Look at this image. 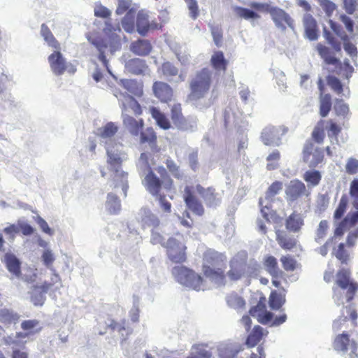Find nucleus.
Returning a JSON list of instances; mask_svg holds the SVG:
<instances>
[{"label":"nucleus","mask_w":358,"mask_h":358,"mask_svg":"<svg viewBox=\"0 0 358 358\" xmlns=\"http://www.w3.org/2000/svg\"><path fill=\"white\" fill-rule=\"evenodd\" d=\"M250 6L255 10L236 6L234 7V11L238 17L245 20L259 19L261 16L257 12L269 13L279 29L285 30L287 27H293L292 19L284 10L278 7L272 6L268 3L258 1L251 2Z\"/></svg>","instance_id":"1"},{"label":"nucleus","mask_w":358,"mask_h":358,"mask_svg":"<svg viewBox=\"0 0 358 358\" xmlns=\"http://www.w3.org/2000/svg\"><path fill=\"white\" fill-rule=\"evenodd\" d=\"M340 290L343 291L347 302L352 301L358 292V282L352 278L351 271L348 268H341L336 274L332 291L333 298L336 301L341 299Z\"/></svg>","instance_id":"2"},{"label":"nucleus","mask_w":358,"mask_h":358,"mask_svg":"<svg viewBox=\"0 0 358 358\" xmlns=\"http://www.w3.org/2000/svg\"><path fill=\"white\" fill-rule=\"evenodd\" d=\"M150 241L153 245L160 244L166 249L169 260L175 264H182L187 260V247L175 237H170L166 241L159 231H153Z\"/></svg>","instance_id":"3"},{"label":"nucleus","mask_w":358,"mask_h":358,"mask_svg":"<svg viewBox=\"0 0 358 358\" xmlns=\"http://www.w3.org/2000/svg\"><path fill=\"white\" fill-rule=\"evenodd\" d=\"M212 71L207 67L197 71L189 80L188 99L199 101L210 92L212 85Z\"/></svg>","instance_id":"4"},{"label":"nucleus","mask_w":358,"mask_h":358,"mask_svg":"<svg viewBox=\"0 0 358 358\" xmlns=\"http://www.w3.org/2000/svg\"><path fill=\"white\" fill-rule=\"evenodd\" d=\"M203 275L219 283H224L226 275L224 271L220 267L224 261L222 255L217 252L208 250L203 253Z\"/></svg>","instance_id":"5"},{"label":"nucleus","mask_w":358,"mask_h":358,"mask_svg":"<svg viewBox=\"0 0 358 358\" xmlns=\"http://www.w3.org/2000/svg\"><path fill=\"white\" fill-rule=\"evenodd\" d=\"M159 172L165 176L160 179L152 170L148 171L145 175L142 184L145 189L152 196H156L161 194V191L164 187L166 190H170L173 187V180L169 176L164 167L159 168Z\"/></svg>","instance_id":"6"},{"label":"nucleus","mask_w":358,"mask_h":358,"mask_svg":"<svg viewBox=\"0 0 358 358\" xmlns=\"http://www.w3.org/2000/svg\"><path fill=\"white\" fill-rule=\"evenodd\" d=\"M317 50L320 57L324 60L327 64H332L335 66L334 72L338 75L343 74L346 79H349L354 71L353 67L350 64L348 60H345L342 64L325 45L318 43L316 46Z\"/></svg>","instance_id":"7"},{"label":"nucleus","mask_w":358,"mask_h":358,"mask_svg":"<svg viewBox=\"0 0 358 358\" xmlns=\"http://www.w3.org/2000/svg\"><path fill=\"white\" fill-rule=\"evenodd\" d=\"M172 274L179 283L185 287L197 291L202 287L203 278L187 267L183 266H175L172 269Z\"/></svg>","instance_id":"8"},{"label":"nucleus","mask_w":358,"mask_h":358,"mask_svg":"<svg viewBox=\"0 0 358 358\" xmlns=\"http://www.w3.org/2000/svg\"><path fill=\"white\" fill-rule=\"evenodd\" d=\"M62 279L59 275L54 271L52 274L50 282L45 281L41 285H34V292L31 295V301L36 306H41L45 301V294L48 292H55L59 289L57 284L61 285Z\"/></svg>","instance_id":"9"},{"label":"nucleus","mask_w":358,"mask_h":358,"mask_svg":"<svg viewBox=\"0 0 358 358\" xmlns=\"http://www.w3.org/2000/svg\"><path fill=\"white\" fill-rule=\"evenodd\" d=\"M333 346L335 350L348 354L349 358L358 357V344L356 341L350 338V335L347 332L338 334L334 338Z\"/></svg>","instance_id":"10"},{"label":"nucleus","mask_w":358,"mask_h":358,"mask_svg":"<svg viewBox=\"0 0 358 358\" xmlns=\"http://www.w3.org/2000/svg\"><path fill=\"white\" fill-rule=\"evenodd\" d=\"M302 159L303 162L308 164L310 168H315L324 161L323 150L315 146L312 141L308 140L303 145Z\"/></svg>","instance_id":"11"},{"label":"nucleus","mask_w":358,"mask_h":358,"mask_svg":"<svg viewBox=\"0 0 358 358\" xmlns=\"http://www.w3.org/2000/svg\"><path fill=\"white\" fill-rule=\"evenodd\" d=\"M288 131V129L284 126L265 127L261 134V139L266 145H279L281 142V136Z\"/></svg>","instance_id":"12"},{"label":"nucleus","mask_w":358,"mask_h":358,"mask_svg":"<svg viewBox=\"0 0 358 358\" xmlns=\"http://www.w3.org/2000/svg\"><path fill=\"white\" fill-rule=\"evenodd\" d=\"M122 123L124 127L134 136H138L144 127V120L142 118L138 120L127 113V108L125 103H122Z\"/></svg>","instance_id":"13"},{"label":"nucleus","mask_w":358,"mask_h":358,"mask_svg":"<svg viewBox=\"0 0 358 358\" xmlns=\"http://www.w3.org/2000/svg\"><path fill=\"white\" fill-rule=\"evenodd\" d=\"M263 264L272 277V284L277 288H281V280L284 279V273L279 268L277 259L271 255L266 256Z\"/></svg>","instance_id":"14"},{"label":"nucleus","mask_w":358,"mask_h":358,"mask_svg":"<svg viewBox=\"0 0 358 358\" xmlns=\"http://www.w3.org/2000/svg\"><path fill=\"white\" fill-rule=\"evenodd\" d=\"M308 192L305 184L298 179L292 180L285 188V198L287 202H294L303 196H308Z\"/></svg>","instance_id":"15"},{"label":"nucleus","mask_w":358,"mask_h":358,"mask_svg":"<svg viewBox=\"0 0 358 358\" xmlns=\"http://www.w3.org/2000/svg\"><path fill=\"white\" fill-rule=\"evenodd\" d=\"M107 153V164L110 166V169L114 172L115 178L121 180L127 179L128 173L122 170V164L123 159L121 154L119 152H115L109 150H106Z\"/></svg>","instance_id":"16"},{"label":"nucleus","mask_w":358,"mask_h":358,"mask_svg":"<svg viewBox=\"0 0 358 358\" xmlns=\"http://www.w3.org/2000/svg\"><path fill=\"white\" fill-rule=\"evenodd\" d=\"M350 195L352 199V203L353 207L357 210L353 213L348 214L343 218L344 222H346L349 228H352L358 223V179H354L350 185Z\"/></svg>","instance_id":"17"},{"label":"nucleus","mask_w":358,"mask_h":358,"mask_svg":"<svg viewBox=\"0 0 358 358\" xmlns=\"http://www.w3.org/2000/svg\"><path fill=\"white\" fill-rule=\"evenodd\" d=\"M183 199L187 207L195 215L202 216L204 208L201 201L194 195V187L186 186L184 189Z\"/></svg>","instance_id":"18"},{"label":"nucleus","mask_w":358,"mask_h":358,"mask_svg":"<svg viewBox=\"0 0 358 358\" xmlns=\"http://www.w3.org/2000/svg\"><path fill=\"white\" fill-rule=\"evenodd\" d=\"M250 315L256 317L259 322L267 324L272 321L273 314L266 310V300L263 297L259 299L257 304L250 309Z\"/></svg>","instance_id":"19"},{"label":"nucleus","mask_w":358,"mask_h":358,"mask_svg":"<svg viewBox=\"0 0 358 358\" xmlns=\"http://www.w3.org/2000/svg\"><path fill=\"white\" fill-rule=\"evenodd\" d=\"M108 329H110L113 331H117L122 336H124V332H125L126 337L130 335L132 332V330L128 327L127 320L125 319L122 320L120 322L110 320L108 324L106 322L104 324L99 322L98 327V333L100 335H103L106 334Z\"/></svg>","instance_id":"20"},{"label":"nucleus","mask_w":358,"mask_h":358,"mask_svg":"<svg viewBox=\"0 0 358 358\" xmlns=\"http://www.w3.org/2000/svg\"><path fill=\"white\" fill-rule=\"evenodd\" d=\"M154 96L162 103H169L173 100V90L166 83L155 81L152 87Z\"/></svg>","instance_id":"21"},{"label":"nucleus","mask_w":358,"mask_h":358,"mask_svg":"<svg viewBox=\"0 0 358 358\" xmlns=\"http://www.w3.org/2000/svg\"><path fill=\"white\" fill-rule=\"evenodd\" d=\"M196 190L203 198L207 207L215 208L220 203L221 199L219 197L214 187H209L204 188L203 186L198 184L196 185Z\"/></svg>","instance_id":"22"},{"label":"nucleus","mask_w":358,"mask_h":358,"mask_svg":"<svg viewBox=\"0 0 358 358\" xmlns=\"http://www.w3.org/2000/svg\"><path fill=\"white\" fill-rule=\"evenodd\" d=\"M140 223L143 229L151 228V237L153 231H158L160 225L159 217L155 215L149 208H143L140 211Z\"/></svg>","instance_id":"23"},{"label":"nucleus","mask_w":358,"mask_h":358,"mask_svg":"<svg viewBox=\"0 0 358 358\" xmlns=\"http://www.w3.org/2000/svg\"><path fill=\"white\" fill-rule=\"evenodd\" d=\"M170 117L174 127L178 129L184 131L189 128V122L182 114L180 103H174L171 106Z\"/></svg>","instance_id":"24"},{"label":"nucleus","mask_w":358,"mask_h":358,"mask_svg":"<svg viewBox=\"0 0 358 358\" xmlns=\"http://www.w3.org/2000/svg\"><path fill=\"white\" fill-rule=\"evenodd\" d=\"M48 62L52 71L57 76L62 75L66 70V62L59 50H55L49 55Z\"/></svg>","instance_id":"25"},{"label":"nucleus","mask_w":358,"mask_h":358,"mask_svg":"<svg viewBox=\"0 0 358 358\" xmlns=\"http://www.w3.org/2000/svg\"><path fill=\"white\" fill-rule=\"evenodd\" d=\"M139 143L141 145H148L152 152H159L160 148L157 145V136L152 127H147L142 129L139 135Z\"/></svg>","instance_id":"26"},{"label":"nucleus","mask_w":358,"mask_h":358,"mask_svg":"<svg viewBox=\"0 0 358 358\" xmlns=\"http://www.w3.org/2000/svg\"><path fill=\"white\" fill-rule=\"evenodd\" d=\"M20 315L13 310L4 308L0 309V335L5 333L4 327L8 328L12 324H16Z\"/></svg>","instance_id":"27"},{"label":"nucleus","mask_w":358,"mask_h":358,"mask_svg":"<svg viewBox=\"0 0 358 358\" xmlns=\"http://www.w3.org/2000/svg\"><path fill=\"white\" fill-rule=\"evenodd\" d=\"M303 24L305 36L310 41H316L319 36V29L315 19L310 14H306Z\"/></svg>","instance_id":"28"},{"label":"nucleus","mask_w":358,"mask_h":358,"mask_svg":"<svg viewBox=\"0 0 358 358\" xmlns=\"http://www.w3.org/2000/svg\"><path fill=\"white\" fill-rule=\"evenodd\" d=\"M230 269L227 275L231 281H237L243 278L245 273V264L237 259H231L229 262Z\"/></svg>","instance_id":"29"},{"label":"nucleus","mask_w":358,"mask_h":358,"mask_svg":"<svg viewBox=\"0 0 358 358\" xmlns=\"http://www.w3.org/2000/svg\"><path fill=\"white\" fill-rule=\"evenodd\" d=\"M118 84L128 92L136 96H141L143 94V85L141 81L135 79H121Z\"/></svg>","instance_id":"30"},{"label":"nucleus","mask_w":358,"mask_h":358,"mask_svg":"<svg viewBox=\"0 0 358 358\" xmlns=\"http://www.w3.org/2000/svg\"><path fill=\"white\" fill-rule=\"evenodd\" d=\"M210 65L216 71L225 72L227 69L229 62L225 59L224 53L221 50H216L210 57Z\"/></svg>","instance_id":"31"},{"label":"nucleus","mask_w":358,"mask_h":358,"mask_svg":"<svg viewBox=\"0 0 358 358\" xmlns=\"http://www.w3.org/2000/svg\"><path fill=\"white\" fill-rule=\"evenodd\" d=\"M304 224L303 219L300 213L294 211L286 219V229L292 232H299Z\"/></svg>","instance_id":"32"},{"label":"nucleus","mask_w":358,"mask_h":358,"mask_svg":"<svg viewBox=\"0 0 358 358\" xmlns=\"http://www.w3.org/2000/svg\"><path fill=\"white\" fill-rule=\"evenodd\" d=\"M4 262L10 273L16 277L21 275V263L13 254L6 253L4 256Z\"/></svg>","instance_id":"33"},{"label":"nucleus","mask_w":358,"mask_h":358,"mask_svg":"<svg viewBox=\"0 0 358 358\" xmlns=\"http://www.w3.org/2000/svg\"><path fill=\"white\" fill-rule=\"evenodd\" d=\"M130 50L136 55H148L152 50V45L148 40L138 39L131 43Z\"/></svg>","instance_id":"34"},{"label":"nucleus","mask_w":358,"mask_h":358,"mask_svg":"<svg viewBox=\"0 0 358 358\" xmlns=\"http://www.w3.org/2000/svg\"><path fill=\"white\" fill-rule=\"evenodd\" d=\"M126 68L128 71L135 75L144 74L148 69V65L145 60L139 58L129 59L126 63Z\"/></svg>","instance_id":"35"},{"label":"nucleus","mask_w":358,"mask_h":358,"mask_svg":"<svg viewBox=\"0 0 358 358\" xmlns=\"http://www.w3.org/2000/svg\"><path fill=\"white\" fill-rule=\"evenodd\" d=\"M275 234L276 241L282 249L290 250L296 246V240L294 238L288 236L280 230H277Z\"/></svg>","instance_id":"36"},{"label":"nucleus","mask_w":358,"mask_h":358,"mask_svg":"<svg viewBox=\"0 0 358 358\" xmlns=\"http://www.w3.org/2000/svg\"><path fill=\"white\" fill-rule=\"evenodd\" d=\"M150 113L152 117L155 120L157 124L164 130L171 128V123L164 113L161 112L159 109L155 106L150 108Z\"/></svg>","instance_id":"37"},{"label":"nucleus","mask_w":358,"mask_h":358,"mask_svg":"<svg viewBox=\"0 0 358 358\" xmlns=\"http://www.w3.org/2000/svg\"><path fill=\"white\" fill-rule=\"evenodd\" d=\"M263 336V328L258 325L255 326L252 331L248 334L245 341V345L248 348H254L262 341Z\"/></svg>","instance_id":"38"},{"label":"nucleus","mask_w":358,"mask_h":358,"mask_svg":"<svg viewBox=\"0 0 358 358\" xmlns=\"http://www.w3.org/2000/svg\"><path fill=\"white\" fill-rule=\"evenodd\" d=\"M22 329L29 336L38 334L42 330L40 322L37 320H24L21 323Z\"/></svg>","instance_id":"39"},{"label":"nucleus","mask_w":358,"mask_h":358,"mask_svg":"<svg viewBox=\"0 0 358 358\" xmlns=\"http://www.w3.org/2000/svg\"><path fill=\"white\" fill-rule=\"evenodd\" d=\"M41 34L49 46L55 50H60V44L55 38L49 27L45 24H42L41 27Z\"/></svg>","instance_id":"40"},{"label":"nucleus","mask_w":358,"mask_h":358,"mask_svg":"<svg viewBox=\"0 0 358 358\" xmlns=\"http://www.w3.org/2000/svg\"><path fill=\"white\" fill-rule=\"evenodd\" d=\"M326 121L324 120H319L316 125L315 126L312 134H311V138L312 140L318 143L322 144L323 143L324 138H325V133H324V125H325Z\"/></svg>","instance_id":"41"},{"label":"nucleus","mask_w":358,"mask_h":358,"mask_svg":"<svg viewBox=\"0 0 358 358\" xmlns=\"http://www.w3.org/2000/svg\"><path fill=\"white\" fill-rule=\"evenodd\" d=\"M136 27L137 31L141 35L144 36L148 33L150 29L148 14L143 12H139L138 13L136 18Z\"/></svg>","instance_id":"42"},{"label":"nucleus","mask_w":358,"mask_h":358,"mask_svg":"<svg viewBox=\"0 0 358 358\" xmlns=\"http://www.w3.org/2000/svg\"><path fill=\"white\" fill-rule=\"evenodd\" d=\"M155 152H142L139 157V166L142 171H148L152 170V166L155 165V161L153 155Z\"/></svg>","instance_id":"43"},{"label":"nucleus","mask_w":358,"mask_h":358,"mask_svg":"<svg viewBox=\"0 0 358 358\" xmlns=\"http://www.w3.org/2000/svg\"><path fill=\"white\" fill-rule=\"evenodd\" d=\"M348 203L349 198L348 194H343L341 196L338 205L334 213L333 217L334 221L339 220L344 216L348 207Z\"/></svg>","instance_id":"44"},{"label":"nucleus","mask_w":358,"mask_h":358,"mask_svg":"<svg viewBox=\"0 0 358 358\" xmlns=\"http://www.w3.org/2000/svg\"><path fill=\"white\" fill-rule=\"evenodd\" d=\"M331 108V96L329 94H325L320 96V115L322 117L328 115Z\"/></svg>","instance_id":"45"},{"label":"nucleus","mask_w":358,"mask_h":358,"mask_svg":"<svg viewBox=\"0 0 358 358\" xmlns=\"http://www.w3.org/2000/svg\"><path fill=\"white\" fill-rule=\"evenodd\" d=\"M303 178L309 186L315 187L320 182L322 176L319 171H307L303 173Z\"/></svg>","instance_id":"46"},{"label":"nucleus","mask_w":358,"mask_h":358,"mask_svg":"<svg viewBox=\"0 0 358 358\" xmlns=\"http://www.w3.org/2000/svg\"><path fill=\"white\" fill-rule=\"evenodd\" d=\"M285 302V294H278L276 291H272L270 296L268 303L273 310H279Z\"/></svg>","instance_id":"47"},{"label":"nucleus","mask_w":358,"mask_h":358,"mask_svg":"<svg viewBox=\"0 0 358 358\" xmlns=\"http://www.w3.org/2000/svg\"><path fill=\"white\" fill-rule=\"evenodd\" d=\"M333 254L342 264H348L350 260V253L345 249V243H341L337 248L334 249Z\"/></svg>","instance_id":"48"},{"label":"nucleus","mask_w":358,"mask_h":358,"mask_svg":"<svg viewBox=\"0 0 358 358\" xmlns=\"http://www.w3.org/2000/svg\"><path fill=\"white\" fill-rule=\"evenodd\" d=\"M212 352L202 345L194 347L192 352L187 358H211Z\"/></svg>","instance_id":"49"},{"label":"nucleus","mask_w":358,"mask_h":358,"mask_svg":"<svg viewBox=\"0 0 358 358\" xmlns=\"http://www.w3.org/2000/svg\"><path fill=\"white\" fill-rule=\"evenodd\" d=\"M228 306L234 309L244 308L245 302L244 299L236 293H231L227 296Z\"/></svg>","instance_id":"50"},{"label":"nucleus","mask_w":358,"mask_h":358,"mask_svg":"<svg viewBox=\"0 0 358 358\" xmlns=\"http://www.w3.org/2000/svg\"><path fill=\"white\" fill-rule=\"evenodd\" d=\"M106 205L108 212L113 215L117 214L121 208L119 198L113 194H108Z\"/></svg>","instance_id":"51"},{"label":"nucleus","mask_w":358,"mask_h":358,"mask_svg":"<svg viewBox=\"0 0 358 358\" xmlns=\"http://www.w3.org/2000/svg\"><path fill=\"white\" fill-rule=\"evenodd\" d=\"M161 71L162 75L168 80L178 74V69L169 62H164L162 64Z\"/></svg>","instance_id":"52"},{"label":"nucleus","mask_w":358,"mask_h":358,"mask_svg":"<svg viewBox=\"0 0 358 358\" xmlns=\"http://www.w3.org/2000/svg\"><path fill=\"white\" fill-rule=\"evenodd\" d=\"M241 348L227 345L219 350V357L220 358H236Z\"/></svg>","instance_id":"53"},{"label":"nucleus","mask_w":358,"mask_h":358,"mask_svg":"<svg viewBox=\"0 0 358 358\" xmlns=\"http://www.w3.org/2000/svg\"><path fill=\"white\" fill-rule=\"evenodd\" d=\"M122 26L128 33H131L135 29L134 16L131 10H129L122 20Z\"/></svg>","instance_id":"54"},{"label":"nucleus","mask_w":358,"mask_h":358,"mask_svg":"<svg viewBox=\"0 0 358 358\" xmlns=\"http://www.w3.org/2000/svg\"><path fill=\"white\" fill-rule=\"evenodd\" d=\"M327 83L330 88L337 94L339 95L343 93V85L338 78L334 76H328L327 77Z\"/></svg>","instance_id":"55"},{"label":"nucleus","mask_w":358,"mask_h":358,"mask_svg":"<svg viewBox=\"0 0 358 358\" xmlns=\"http://www.w3.org/2000/svg\"><path fill=\"white\" fill-rule=\"evenodd\" d=\"M118 130V127L114 122H110L100 129V136L102 138H110L113 136Z\"/></svg>","instance_id":"56"},{"label":"nucleus","mask_w":358,"mask_h":358,"mask_svg":"<svg viewBox=\"0 0 358 358\" xmlns=\"http://www.w3.org/2000/svg\"><path fill=\"white\" fill-rule=\"evenodd\" d=\"M126 100V106L127 110L131 109L135 115H140L143 113L142 108L139 103L131 96L129 95L127 96ZM124 103V102H123Z\"/></svg>","instance_id":"57"},{"label":"nucleus","mask_w":358,"mask_h":358,"mask_svg":"<svg viewBox=\"0 0 358 358\" xmlns=\"http://www.w3.org/2000/svg\"><path fill=\"white\" fill-rule=\"evenodd\" d=\"M280 159V153L278 150H275L273 151L271 154L268 155L266 157V161L268 162L266 165V169L268 171H272L278 167V162Z\"/></svg>","instance_id":"58"},{"label":"nucleus","mask_w":358,"mask_h":358,"mask_svg":"<svg viewBox=\"0 0 358 358\" xmlns=\"http://www.w3.org/2000/svg\"><path fill=\"white\" fill-rule=\"evenodd\" d=\"M329 223L327 220H321L315 232V241H320L324 239L327 234Z\"/></svg>","instance_id":"59"},{"label":"nucleus","mask_w":358,"mask_h":358,"mask_svg":"<svg viewBox=\"0 0 358 358\" xmlns=\"http://www.w3.org/2000/svg\"><path fill=\"white\" fill-rule=\"evenodd\" d=\"M280 262L283 268L286 271H294L297 266L296 261L293 257L288 255L281 257Z\"/></svg>","instance_id":"60"},{"label":"nucleus","mask_w":358,"mask_h":358,"mask_svg":"<svg viewBox=\"0 0 358 358\" xmlns=\"http://www.w3.org/2000/svg\"><path fill=\"white\" fill-rule=\"evenodd\" d=\"M334 108L338 116H346L349 113L348 106L344 103L343 100L336 99L335 101Z\"/></svg>","instance_id":"61"},{"label":"nucleus","mask_w":358,"mask_h":358,"mask_svg":"<svg viewBox=\"0 0 358 358\" xmlns=\"http://www.w3.org/2000/svg\"><path fill=\"white\" fill-rule=\"evenodd\" d=\"M327 130L328 132V136L337 138L339 134L341 133L342 128L340 125H338L336 122H335L333 120H329L327 122Z\"/></svg>","instance_id":"62"},{"label":"nucleus","mask_w":358,"mask_h":358,"mask_svg":"<svg viewBox=\"0 0 358 358\" xmlns=\"http://www.w3.org/2000/svg\"><path fill=\"white\" fill-rule=\"evenodd\" d=\"M210 31L216 46L218 48L221 47L223 40V32L221 27L218 26H213L210 27Z\"/></svg>","instance_id":"63"},{"label":"nucleus","mask_w":358,"mask_h":358,"mask_svg":"<svg viewBox=\"0 0 358 358\" xmlns=\"http://www.w3.org/2000/svg\"><path fill=\"white\" fill-rule=\"evenodd\" d=\"M317 2L328 17H330L336 8V4L330 0H317Z\"/></svg>","instance_id":"64"}]
</instances>
